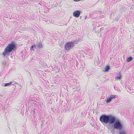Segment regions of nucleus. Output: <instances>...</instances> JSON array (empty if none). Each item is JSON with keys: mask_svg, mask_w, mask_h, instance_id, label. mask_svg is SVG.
<instances>
[{"mask_svg": "<svg viewBox=\"0 0 134 134\" xmlns=\"http://www.w3.org/2000/svg\"><path fill=\"white\" fill-rule=\"evenodd\" d=\"M115 95H111L109 97V102L112 99H114L115 98Z\"/></svg>", "mask_w": 134, "mask_h": 134, "instance_id": "nucleus-7", "label": "nucleus"}, {"mask_svg": "<svg viewBox=\"0 0 134 134\" xmlns=\"http://www.w3.org/2000/svg\"><path fill=\"white\" fill-rule=\"evenodd\" d=\"M114 127L117 130H121L122 127V125L120 122L118 121L115 122L114 124Z\"/></svg>", "mask_w": 134, "mask_h": 134, "instance_id": "nucleus-4", "label": "nucleus"}, {"mask_svg": "<svg viewBox=\"0 0 134 134\" xmlns=\"http://www.w3.org/2000/svg\"><path fill=\"white\" fill-rule=\"evenodd\" d=\"M80 14V12L79 10H76L73 13V16L76 18L79 17Z\"/></svg>", "mask_w": 134, "mask_h": 134, "instance_id": "nucleus-5", "label": "nucleus"}, {"mask_svg": "<svg viewBox=\"0 0 134 134\" xmlns=\"http://www.w3.org/2000/svg\"><path fill=\"white\" fill-rule=\"evenodd\" d=\"M106 102L107 103L109 102V98H108L107 99V100H106Z\"/></svg>", "mask_w": 134, "mask_h": 134, "instance_id": "nucleus-15", "label": "nucleus"}, {"mask_svg": "<svg viewBox=\"0 0 134 134\" xmlns=\"http://www.w3.org/2000/svg\"><path fill=\"white\" fill-rule=\"evenodd\" d=\"M36 47V46L35 45H33L31 47V50H32V49H33V48L34 47Z\"/></svg>", "mask_w": 134, "mask_h": 134, "instance_id": "nucleus-14", "label": "nucleus"}, {"mask_svg": "<svg viewBox=\"0 0 134 134\" xmlns=\"http://www.w3.org/2000/svg\"><path fill=\"white\" fill-rule=\"evenodd\" d=\"M74 46V44L72 42H68L65 44V49L68 51L71 50Z\"/></svg>", "mask_w": 134, "mask_h": 134, "instance_id": "nucleus-3", "label": "nucleus"}, {"mask_svg": "<svg viewBox=\"0 0 134 134\" xmlns=\"http://www.w3.org/2000/svg\"><path fill=\"white\" fill-rule=\"evenodd\" d=\"M115 121V118L111 115H109V124H111L114 123Z\"/></svg>", "mask_w": 134, "mask_h": 134, "instance_id": "nucleus-6", "label": "nucleus"}, {"mask_svg": "<svg viewBox=\"0 0 134 134\" xmlns=\"http://www.w3.org/2000/svg\"><path fill=\"white\" fill-rule=\"evenodd\" d=\"M42 44H41V43H40L38 44V47L39 48H42Z\"/></svg>", "mask_w": 134, "mask_h": 134, "instance_id": "nucleus-13", "label": "nucleus"}, {"mask_svg": "<svg viewBox=\"0 0 134 134\" xmlns=\"http://www.w3.org/2000/svg\"><path fill=\"white\" fill-rule=\"evenodd\" d=\"M12 82H11L9 83H6L4 85V86H9L12 84Z\"/></svg>", "mask_w": 134, "mask_h": 134, "instance_id": "nucleus-12", "label": "nucleus"}, {"mask_svg": "<svg viewBox=\"0 0 134 134\" xmlns=\"http://www.w3.org/2000/svg\"><path fill=\"white\" fill-rule=\"evenodd\" d=\"M100 121L103 124L106 125L109 122V115H107L105 114L102 115L100 117Z\"/></svg>", "mask_w": 134, "mask_h": 134, "instance_id": "nucleus-2", "label": "nucleus"}, {"mask_svg": "<svg viewBox=\"0 0 134 134\" xmlns=\"http://www.w3.org/2000/svg\"><path fill=\"white\" fill-rule=\"evenodd\" d=\"M132 60V58L131 57H130L128 58L127 59V62H130Z\"/></svg>", "mask_w": 134, "mask_h": 134, "instance_id": "nucleus-11", "label": "nucleus"}, {"mask_svg": "<svg viewBox=\"0 0 134 134\" xmlns=\"http://www.w3.org/2000/svg\"><path fill=\"white\" fill-rule=\"evenodd\" d=\"M74 1H79L80 0H73Z\"/></svg>", "mask_w": 134, "mask_h": 134, "instance_id": "nucleus-16", "label": "nucleus"}, {"mask_svg": "<svg viewBox=\"0 0 134 134\" xmlns=\"http://www.w3.org/2000/svg\"><path fill=\"white\" fill-rule=\"evenodd\" d=\"M119 134H126V132L123 130H121L119 132Z\"/></svg>", "mask_w": 134, "mask_h": 134, "instance_id": "nucleus-10", "label": "nucleus"}, {"mask_svg": "<svg viewBox=\"0 0 134 134\" xmlns=\"http://www.w3.org/2000/svg\"><path fill=\"white\" fill-rule=\"evenodd\" d=\"M16 44L15 42L14 41L9 44L4 49V51L2 53V55L4 57L9 56L10 55V53L15 49Z\"/></svg>", "mask_w": 134, "mask_h": 134, "instance_id": "nucleus-1", "label": "nucleus"}, {"mask_svg": "<svg viewBox=\"0 0 134 134\" xmlns=\"http://www.w3.org/2000/svg\"><path fill=\"white\" fill-rule=\"evenodd\" d=\"M121 74L120 73L115 78V79L116 80L117 79H121Z\"/></svg>", "mask_w": 134, "mask_h": 134, "instance_id": "nucleus-8", "label": "nucleus"}, {"mask_svg": "<svg viewBox=\"0 0 134 134\" xmlns=\"http://www.w3.org/2000/svg\"><path fill=\"white\" fill-rule=\"evenodd\" d=\"M109 70V66L108 65L105 68V70H103L104 72H107Z\"/></svg>", "mask_w": 134, "mask_h": 134, "instance_id": "nucleus-9", "label": "nucleus"}]
</instances>
